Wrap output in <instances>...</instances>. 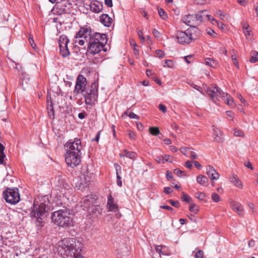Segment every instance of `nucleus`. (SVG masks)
<instances>
[{
	"instance_id": "obj_1",
	"label": "nucleus",
	"mask_w": 258,
	"mask_h": 258,
	"mask_svg": "<svg viewBox=\"0 0 258 258\" xmlns=\"http://www.w3.org/2000/svg\"><path fill=\"white\" fill-rule=\"evenodd\" d=\"M74 41L75 45L80 46L84 45L85 41L87 42V51L93 55L98 54L102 50L104 52L107 51L105 48L107 42L106 35L99 33L92 34L91 29L89 27L81 28L76 33Z\"/></svg>"
},
{
	"instance_id": "obj_2",
	"label": "nucleus",
	"mask_w": 258,
	"mask_h": 258,
	"mask_svg": "<svg viewBox=\"0 0 258 258\" xmlns=\"http://www.w3.org/2000/svg\"><path fill=\"white\" fill-rule=\"evenodd\" d=\"M87 80L82 75H79L76 80L74 93L77 95L82 94L85 99V103L88 105H92L96 101L98 97V87L95 83L86 88Z\"/></svg>"
},
{
	"instance_id": "obj_3",
	"label": "nucleus",
	"mask_w": 258,
	"mask_h": 258,
	"mask_svg": "<svg viewBox=\"0 0 258 258\" xmlns=\"http://www.w3.org/2000/svg\"><path fill=\"white\" fill-rule=\"evenodd\" d=\"M82 248L83 243L74 238H65L58 243V252L63 258H85Z\"/></svg>"
},
{
	"instance_id": "obj_4",
	"label": "nucleus",
	"mask_w": 258,
	"mask_h": 258,
	"mask_svg": "<svg viewBox=\"0 0 258 258\" xmlns=\"http://www.w3.org/2000/svg\"><path fill=\"white\" fill-rule=\"evenodd\" d=\"M47 196H42L39 199V202L35 201L30 214L31 218L35 221L36 226H43V219L46 212V206L49 204Z\"/></svg>"
},
{
	"instance_id": "obj_5",
	"label": "nucleus",
	"mask_w": 258,
	"mask_h": 258,
	"mask_svg": "<svg viewBox=\"0 0 258 258\" xmlns=\"http://www.w3.org/2000/svg\"><path fill=\"white\" fill-rule=\"evenodd\" d=\"M200 35V30L197 27H193L185 31L177 32L176 39L179 44L185 45L190 43L192 40H197Z\"/></svg>"
},
{
	"instance_id": "obj_6",
	"label": "nucleus",
	"mask_w": 258,
	"mask_h": 258,
	"mask_svg": "<svg viewBox=\"0 0 258 258\" xmlns=\"http://www.w3.org/2000/svg\"><path fill=\"white\" fill-rule=\"evenodd\" d=\"M51 219L54 224L63 227L70 226L72 222L70 217V211L67 209H62L54 212L52 214Z\"/></svg>"
},
{
	"instance_id": "obj_7",
	"label": "nucleus",
	"mask_w": 258,
	"mask_h": 258,
	"mask_svg": "<svg viewBox=\"0 0 258 258\" xmlns=\"http://www.w3.org/2000/svg\"><path fill=\"white\" fill-rule=\"evenodd\" d=\"M3 194L6 201L12 205H15L20 201V194L17 188H8L3 191Z\"/></svg>"
},
{
	"instance_id": "obj_8",
	"label": "nucleus",
	"mask_w": 258,
	"mask_h": 258,
	"mask_svg": "<svg viewBox=\"0 0 258 258\" xmlns=\"http://www.w3.org/2000/svg\"><path fill=\"white\" fill-rule=\"evenodd\" d=\"M66 152L81 153L82 146L81 141L78 138L69 140L64 145Z\"/></svg>"
},
{
	"instance_id": "obj_9",
	"label": "nucleus",
	"mask_w": 258,
	"mask_h": 258,
	"mask_svg": "<svg viewBox=\"0 0 258 258\" xmlns=\"http://www.w3.org/2000/svg\"><path fill=\"white\" fill-rule=\"evenodd\" d=\"M82 153L66 152L65 160L67 165L71 167L75 168L78 166L81 161Z\"/></svg>"
},
{
	"instance_id": "obj_10",
	"label": "nucleus",
	"mask_w": 258,
	"mask_h": 258,
	"mask_svg": "<svg viewBox=\"0 0 258 258\" xmlns=\"http://www.w3.org/2000/svg\"><path fill=\"white\" fill-rule=\"evenodd\" d=\"M96 200V196L89 195L83 198L81 201V207L88 212H93L95 209L97 210L98 206L94 205Z\"/></svg>"
},
{
	"instance_id": "obj_11",
	"label": "nucleus",
	"mask_w": 258,
	"mask_h": 258,
	"mask_svg": "<svg viewBox=\"0 0 258 258\" xmlns=\"http://www.w3.org/2000/svg\"><path fill=\"white\" fill-rule=\"evenodd\" d=\"M94 177L93 173H91L87 171L84 172L82 177H81L80 181L77 183L76 185L78 189L81 190H84L89 186V182L91 181Z\"/></svg>"
},
{
	"instance_id": "obj_12",
	"label": "nucleus",
	"mask_w": 258,
	"mask_h": 258,
	"mask_svg": "<svg viewBox=\"0 0 258 258\" xmlns=\"http://www.w3.org/2000/svg\"><path fill=\"white\" fill-rule=\"evenodd\" d=\"M70 42L69 39L65 35H61L59 37L58 43L60 49V53L65 57L70 54V52L68 49V43Z\"/></svg>"
},
{
	"instance_id": "obj_13",
	"label": "nucleus",
	"mask_w": 258,
	"mask_h": 258,
	"mask_svg": "<svg viewBox=\"0 0 258 258\" xmlns=\"http://www.w3.org/2000/svg\"><path fill=\"white\" fill-rule=\"evenodd\" d=\"M207 93L215 103H217L218 101V97H225V93L217 86L208 88L207 90Z\"/></svg>"
},
{
	"instance_id": "obj_14",
	"label": "nucleus",
	"mask_w": 258,
	"mask_h": 258,
	"mask_svg": "<svg viewBox=\"0 0 258 258\" xmlns=\"http://www.w3.org/2000/svg\"><path fill=\"white\" fill-rule=\"evenodd\" d=\"M182 21L191 28L196 27V26L197 25L196 17H195V15H188L184 16L182 18Z\"/></svg>"
},
{
	"instance_id": "obj_15",
	"label": "nucleus",
	"mask_w": 258,
	"mask_h": 258,
	"mask_svg": "<svg viewBox=\"0 0 258 258\" xmlns=\"http://www.w3.org/2000/svg\"><path fill=\"white\" fill-rule=\"evenodd\" d=\"M230 206L232 209L236 212L238 215H243L244 212L243 207L240 203L232 200L230 201Z\"/></svg>"
},
{
	"instance_id": "obj_16",
	"label": "nucleus",
	"mask_w": 258,
	"mask_h": 258,
	"mask_svg": "<svg viewBox=\"0 0 258 258\" xmlns=\"http://www.w3.org/2000/svg\"><path fill=\"white\" fill-rule=\"evenodd\" d=\"M90 10L95 13H99L103 9V5L98 1H92L89 5Z\"/></svg>"
},
{
	"instance_id": "obj_17",
	"label": "nucleus",
	"mask_w": 258,
	"mask_h": 258,
	"mask_svg": "<svg viewBox=\"0 0 258 258\" xmlns=\"http://www.w3.org/2000/svg\"><path fill=\"white\" fill-rule=\"evenodd\" d=\"M206 173L212 180H217L219 178V174L211 165H208L206 167Z\"/></svg>"
},
{
	"instance_id": "obj_18",
	"label": "nucleus",
	"mask_w": 258,
	"mask_h": 258,
	"mask_svg": "<svg viewBox=\"0 0 258 258\" xmlns=\"http://www.w3.org/2000/svg\"><path fill=\"white\" fill-rule=\"evenodd\" d=\"M129 248L127 246L122 244L120 247L117 249V256L118 258H122L123 257L129 255Z\"/></svg>"
},
{
	"instance_id": "obj_19",
	"label": "nucleus",
	"mask_w": 258,
	"mask_h": 258,
	"mask_svg": "<svg viewBox=\"0 0 258 258\" xmlns=\"http://www.w3.org/2000/svg\"><path fill=\"white\" fill-rule=\"evenodd\" d=\"M107 207L109 211L115 212L117 210V205L114 201V199L109 195L107 201Z\"/></svg>"
},
{
	"instance_id": "obj_20",
	"label": "nucleus",
	"mask_w": 258,
	"mask_h": 258,
	"mask_svg": "<svg viewBox=\"0 0 258 258\" xmlns=\"http://www.w3.org/2000/svg\"><path fill=\"white\" fill-rule=\"evenodd\" d=\"M213 137L216 142H220L223 140V134L221 131L215 126H213Z\"/></svg>"
},
{
	"instance_id": "obj_21",
	"label": "nucleus",
	"mask_w": 258,
	"mask_h": 258,
	"mask_svg": "<svg viewBox=\"0 0 258 258\" xmlns=\"http://www.w3.org/2000/svg\"><path fill=\"white\" fill-rule=\"evenodd\" d=\"M100 19L101 23L105 26L109 27L112 23V19L107 14H102Z\"/></svg>"
},
{
	"instance_id": "obj_22",
	"label": "nucleus",
	"mask_w": 258,
	"mask_h": 258,
	"mask_svg": "<svg viewBox=\"0 0 258 258\" xmlns=\"http://www.w3.org/2000/svg\"><path fill=\"white\" fill-rule=\"evenodd\" d=\"M230 181L237 187L239 188H243V184L241 181L236 175H232V176L230 178Z\"/></svg>"
},
{
	"instance_id": "obj_23",
	"label": "nucleus",
	"mask_w": 258,
	"mask_h": 258,
	"mask_svg": "<svg viewBox=\"0 0 258 258\" xmlns=\"http://www.w3.org/2000/svg\"><path fill=\"white\" fill-rule=\"evenodd\" d=\"M206 12L207 11L205 10L200 12V13L197 15H195V17H196L197 25H199L206 18L205 14Z\"/></svg>"
},
{
	"instance_id": "obj_24",
	"label": "nucleus",
	"mask_w": 258,
	"mask_h": 258,
	"mask_svg": "<svg viewBox=\"0 0 258 258\" xmlns=\"http://www.w3.org/2000/svg\"><path fill=\"white\" fill-rule=\"evenodd\" d=\"M125 156L131 159H135L136 158V153L135 152L128 151L126 150H124L123 154H120V157H123Z\"/></svg>"
},
{
	"instance_id": "obj_25",
	"label": "nucleus",
	"mask_w": 258,
	"mask_h": 258,
	"mask_svg": "<svg viewBox=\"0 0 258 258\" xmlns=\"http://www.w3.org/2000/svg\"><path fill=\"white\" fill-rule=\"evenodd\" d=\"M197 182L203 186H207L206 183L208 182V178L204 175H200L197 178Z\"/></svg>"
},
{
	"instance_id": "obj_26",
	"label": "nucleus",
	"mask_w": 258,
	"mask_h": 258,
	"mask_svg": "<svg viewBox=\"0 0 258 258\" xmlns=\"http://www.w3.org/2000/svg\"><path fill=\"white\" fill-rule=\"evenodd\" d=\"M224 97H221L224 100L226 101V103L229 106L234 105V100L233 98L228 94L225 93Z\"/></svg>"
},
{
	"instance_id": "obj_27",
	"label": "nucleus",
	"mask_w": 258,
	"mask_h": 258,
	"mask_svg": "<svg viewBox=\"0 0 258 258\" xmlns=\"http://www.w3.org/2000/svg\"><path fill=\"white\" fill-rule=\"evenodd\" d=\"M249 61L251 63H255L258 61V52L253 51L250 53Z\"/></svg>"
},
{
	"instance_id": "obj_28",
	"label": "nucleus",
	"mask_w": 258,
	"mask_h": 258,
	"mask_svg": "<svg viewBox=\"0 0 258 258\" xmlns=\"http://www.w3.org/2000/svg\"><path fill=\"white\" fill-rule=\"evenodd\" d=\"M205 63L206 65L212 68H215L217 65V63L211 58H206Z\"/></svg>"
},
{
	"instance_id": "obj_29",
	"label": "nucleus",
	"mask_w": 258,
	"mask_h": 258,
	"mask_svg": "<svg viewBox=\"0 0 258 258\" xmlns=\"http://www.w3.org/2000/svg\"><path fill=\"white\" fill-rule=\"evenodd\" d=\"M5 147L0 143V164H3L4 162V159L6 156L4 153Z\"/></svg>"
},
{
	"instance_id": "obj_30",
	"label": "nucleus",
	"mask_w": 258,
	"mask_h": 258,
	"mask_svg": "<svg viewBox=\"0 0 258 258\" xmlns=\"http://www.w3.org/2000/svg\"><path fill=\"white\" fill-rule=\"evenodd\" d=\"M163 66L164 67H168L171 69L175 68L174 63L171 60H166Z\"/></svg>"
},
{
	"instance_id": "obj_31",
	"label": "nucleus",
	"mask_w": 258,
	"mask_h": 258,
	"mask_svg": "<svg viewBox=\"0 0 258 258\" xmlns=\"http://www.w3.org/2000/svg\"><path fill=\"white\" fill-rule=\"evenodd\" d=\"M189 211L194 214H197L199 211L198 207L195 204L190 203Z\"/></svg>"
},
{
	"instance_id": "obj_32",
	"label": "nucleus",
	"mask_w": 258,
	"mask_h": 258,
	"mask_svg": "<svg viewBox=\"0 0 258 258\" xmlns=\"http://www.w3.org/2000/svg\"><path fill=\"white\" fill-rule=\"evenodd\" d=\"M149 132L154 136H157L160 134V131L158 127H151L149 128Z\"/></svg>"
},
{
	"instance_id": "obj_33",
	"label": "nucleus",
	"mask_w": 258,
	"mask_h": 258,
	"mask_svg": "<svg viewBox=\"0 0 258 258\" xmlns=\"http://www.w3.org/2000/svg\"><path fill=\"white\" fill-rule=\"evenodd\" d=\"M174 173L176 175H177L179 177H181L182 176H186V174L184 171L181 170L179 168H176L174 169Z\"/></svg>"
},
{
	"instance_id": "obj_34",
	"label": "nucleus",
	"mask_w": 258,
	"mask_h": 258,
	"mask_svg": "<svg viewBox=\"0 0 258 258\" xmlns=\"http://www.w3.org/2000/svg\"><path fill=\"white\" fill-rule=\"evenodd\" d=\"M234 135L236 137H243L244 133L240 130L235 128L233 130Z\"/></svg>"
},
{
	"instance_id": "obj_35",
	"label": "nucleus",
	"mask_w": 258,
	"mask_h": 258,
	"mask_svg": "<svg viewBox=\"0 0 258 258\" xmlns=\"http://www.w3.org/2000/svg\"><path fill=\"white\" fill-rule=\"evenodd\" d=\"M211 198H212V200L214 202H216V203H217L221 200L220 196L217 193H215V192H214L212 194Z\"/></svg>"
},
{
	"instance_id": "obj_36",
	"label": "nucleus",
	"mask_w": 258,
	"mask_h": 258,
	"mask_svg": "<svg viewBox=\"0 0 258 258\" xmlns=\"http://www.w3.org/2000/svg\"><path fill=\"white\" fill-rule=\"evenodd\" d=\"M158 13L159 16L162 18V19L165 20L167 17V14H166L165 12L162 9H160L158 10Z\"/></svg>"
},
{
	"instance_id": "obj_37",
	"label": "nucleus",
	"mask_w": 258,
	"mask_h": 258,
	"mask_svg": "<svg viewBox=\"0 0 258 258\" xmlns=\"http://www.w3.org/2000/svg\"><path fill=\"white\" fill-rule=\"evenodd\" d=\"M125 114L127 115L131 118H134L136 119H139V117L134 112H131L128 114L127 112L126 111Z\"/></svg>"
},
{
	"instance_id": "obj_38",
	"label": "nucleus",
	"mask_w": 258,
	"mask_h": 258,
	"mask_svg": "<svg viewBox=\"0 0 258 258\" xmlns=\"http://www.w3.org/2000/svg\"><path fill=\"white\" fill-rule=\"evenodd\" d=\"M196 197L200 200H203L205 199L206 196L205 194L203 192H199L196 194Z\"/></svg>"
},
{
	"instance_id": "obj_39",
	"label": "nucleus",
	"mask_w": 258,
	"mask_h": 258,
	"mask_svg": "<svg viewBox=\"0 0 258 258\" xmlns=\"http://www.w3.org/2000/svg\"><path fill=\"white\" fill-rule=\"evenodd\" d=\"M138 36L140 38L141 41L142 42H145V37L143 36V33L142 31L141 30H138Z\"/></svg>"
},
{
	"instance_id": "obj_40",
	"label": "nucleus",
	"mask_w": 258,
	"mask_h": 258,
	"mask_svg": "<svg viewBox=\"0 0 258 258\" xmlns=\"http://www.w3.org/2000/svg\"><path fill=\"white\" fill-rule=\"evenodd\" d=\"M204 252L202 250H198L195 254V258H203Z\"/></svg>"
},
{
	"instance_id": "obj_41",
	"label": "nucleus",
	"mask_w": 258,
	"mask_h": 258,
	"mask_svg": "<svg viewBox=\"0 0 258 258\" xmlns=\"http://www.w3.org/2000/svg\"><path fill=\"white\" fill-rule=\"evenodd\" d=\"M172 157L170 155H166L164 156V157H163V160L166 161V162H172Z\"/></svg>"
},
{
	"instance_id": "obj_42",
	"label": "nucleus",
	"mask_w": 258,
	"mask_h": 258,
	"mask_svg": "<svg viewBox=\"0 0 258 258\" xmlns=\"http://www.w3.org/2000/svg\"><path fill=\"white\" fill-rule=\"evenodd\" d=\"M168 202L171 204V205L176 208H178L179 207L180 204L178 201H174L172 200H169Z\"/></svg>"
},
{
	"instance_id": "obj_43",
	"label": "nucleus",
	"mask_w": 258,
	"mask_h": 258,
	"mask_svg": "<svg viewBox=\"0 0 258 258\" xmlns=\"http://www.w3.org/2000/svg\"><path fill=\"white\" fill-rule=\"evenodd\" d=\"M29 43H30L31 46H32V47L33 49H35L36 47V45L35 43V42H34V40L33 37H31V36H30L29 38Z\"/></svg>"
},
{
	"instance_id": "obj_44",
	"label": "nucleus",
	"mask_w": 258,
	"mask_h": 258,
	"mask_svg": "<svg viewBox=\"0 0 258 258\" xmlns=\"http://www.w3.org/2000/svg\"><path fill=\"white\" fill-rule=\"evenodd\" d=\"M216 14L218 16H219L221 19L224 20V18L225 17V14L221 10H219L216 12Z\"/></svg>"
},
{
	"instance_id": "obj_45",
	"label": "nucleus",
	"mask_w": 258,
	"mask_h": 258,
	"mask_svg": "<svg viewBox=\"0 0 258 258\" xmlns=\"http://www.w3.org/2000/svg\"><path fill=\"white\" fill-rule=\"evenodd\" d=\"M182 200L184 201L189 202L191 198L189 196L183 192Z\"/></svg>"
},
{
	"instance_id": "obj_46",
	"label": "nucleus",
	"mask_w": 258,
	"mask_h": 258,
	"mask_svg": "<svg viewBox=\"0 0 258 258\" xmlns=\"http://www.w3.org/2000/svg\"><path fill=\"white\" fill-rule=\"evenodd\" d=\"M153 34L155 38H159L161 37V33L156 29H154L153 31Z\"/></svg>"
},
{
	"instance_id": "obj_47",
	"label": "nucleus",
	"mask_w": 258,
	"mask_h": 258,
	"mask_svg": "<svg viewBox=\"0 0 258 258\" xmlns=\"http://www.w3.org/2000/svg\"><path fill=\"white\" fill-rule=\"evenodd\" d=\"M245 37L247 39L249 38V36H250L251 35V31L249 30L248 29L247 30H244L243 31Z\"/></svg>"
},
{
	"instance_id": "obj_48",
	"label": "nucleus",
	"mask_w": 258,
	"mask_h": 258,
	"mask_svg": "<svg viewBox=\"0 0 258 258\" xmlns=\"http://www.w3.org/2000/svg\"><path fill=\"white\" fill-rule=\"evenodd\" d=\"M115 169L116 174H120L121 172V167L117 163H115L114 165Z\"/></svg>"
},
{
	"instance_id": "obj_49",
	"label": "nucleus",
	"mask_w": 258,
	"mask_h": 258,
	"mask_svg": "<svg viewBox=\"0 0 258 258\" xmlns=\"http://www.w3.org/2000/svg\"><path fill=\"white\" fill-rule=\"evenodd\" d=\"M159 109L163 113H165L167 111V108L165 105L162 104H160L159 105Z\"/></svg>"
},
{
	"instance_id": "obj_50",
	"label": "nucleus",
	"mask_w": 258,
	"mask_h": 258,
	"mask_svg": "<svg viewBox=\"0 0 258 258\" xmlns=\"http://www.w3.org/2000/svg\"><path fill=\"white\" fill-rule=\"evenodd\" d=\"M116 177H117V184L119 187H121L122 186V181H121V177L119 175V174H116Z\"/></svg>"
},
{
	"instance_id": "obj_51",
	"label": "nucleus",
	"mask_w": 258,
	"mask_h": 258,
	"mask_svg": "<svg viewBox=\"0 0 258 258\" xmlns=\"http://www.w3.org/2000/svg\"><path fill=\"white\" fill-rule=\"evenodd\" d=\"M189 150V149L187 147H182L180 149V151L183 154L187 156V153Z\"/></svg>"
},
{
	"instance_id": "obj_52",
	"label": "nucleus",
	"mask_w": 258,
	"mask_h": 258,
	"mask_svg": "<svg viewBox=\"0 0 258 258\" xmlns=\"http://www.w3.org/2000/svg\"><path fill=\"white\" fill-rule=\"evenodd\" d=\"M156 54L158 56V57L161 58L164 56V52L160 50H156Z\"/></svg>"
},
{
	"instance_id": "obj_53",
	"label": "nucleus",
	"mask_w": 258,
	"mask_h": 258,
	"mask_svg": "<svg viewBox=\"0 0 258 258\" xmlns=\"http://www.w3.org/2000/svg\"><path fill=\"white\" fill-rule=\"evenodd\" d=\"M237 3L241 6H245L248 3L247 0H236Z\"/></svg>"
},
{
	"instance_id": "obj_54",
	"label": "nucleus",
	"mask_w": 258,
	"mask_h": 258,
	"mask_svg": "<svg viewBox=\"0 0 258 258\" xmlns=\"http://www.w3.org/2000/svg\"><path fill=\"white\" fill-rule=\"evenodd\" d=\"M104 3H105V4L106 6H107L108 7L111 8L112 7V0H105Z\"/></svg>"
},
{
	"instance_id": "obj_55",
	"label": "nucleus",
	"mask_w": 258,
	"mask_h": 258,
	"mask_svg": "<svg viewBox=\"0 0 258 258\" xmlns=\"http://www.w3.org/2000/svg\"><path fill=\"white\" fill-rule=\"evenodd\" d=\"M164 191L166 194H169L172 191V189L169 187H165L164 188Z\"/></svg>"
},
{
	"instance_id": "obj_56",
	"label": "nucleus",
	"mask_w": 258,
	"mask_h": 258,
	"mask_svg": "<svg viewBox=\"0 0 258 258\" xmlns=\"http://www.w3.org/2000/svg\"><path fill=\"white\" fill-rule=\"evenodd\" d=\"M242 27L243 31H244V30H247L248 29L249 25L246 22H243L242 23Z\"/></svg>"
},
{
	"instance_id": "obj_57",
	"label": "nucleus",
	"mask_w": 258,
	"mask_h": 258,
	"mask_svg": "<svg viewBox=\"0 0 258 258\" xmlns=\"http://www.w3.org/2000/svg\"><path fill=\"white\" fill-rule=\"evenodd\" d=\"M217 26L219 28L224 30L225 27V25L222 22H219L218 23H217Z\"/></svg>"
},
{
	"instance_id": "obj_58",
	"label": "nucleus",
	"mask_w": 258,
	"mask_h": 258,
	"mask_svg": "<svg viewBox=\"0 0 258 258\" xmlns=\"http://www.w3.org/2000/svg\"><path fill=\"white\" fill-rule=\"evenodd\" d=\"M166 176L168 180H170L172 178V174L169 171H166Z\"/></svg>"
},
{
	"instance_id": "obj_59",
	"label": "nucleus",
	"mask_w": 258,
	"mask_h": 258,
	"mask_svg": "<svg viewBox=\"0 0 258 258\" xmlns=\"http://www.w3.org/2000/svg\"><path fill=\"white\" fill-rule=\"evenodd\" d=\"M129 137L131 139L133 140H135L136 139V134L134 132L130 131L128 134Z\"/></svg>"
},
{
	"instance_id": "obj_60",
	"label": "nucleus",
	"mask_w": 258,
	"mask_h": 258,
	"mask_svg": "<svg viewBox=\"0 0 258 258\" xmlns=\"http://www.w3.org/2000/svg\"><path fill=\"white\" fill-rule=\"evenodd\" d=\"M191 86L192 87H193L194 88H195V89L198 90L199 91H200V92L202 93V88L196 85H195L194 84H191Z\"/></svg>"
},
{
	"instance_id": "obj_61",
	"label": "nucleus",
	"mask_w": 258,
	"mask_h": 258,
	"mask_svg": "<svg viewBox=\"0 0 258 258\" xmlns=\"http://www.w3.org/2000/svg\"><path fill=\"white\" fill-rule=\"evenodd\" d=\"M255 245L254 241L252 239L248 241V245L249 247H253Z\"/></svg>"
},
{
	"instance_id": "obj_62",
	"label": "nucleus",
	"mask_w": 258,
	"mask_h": 258,
	"mask_svg": "<svg viewBox=\"0 0 258 258\" xmlns=\"http://www.w3.org/2000/svg\"><path fill=\"white\" fill-rule=\"evenodd\" d=\"M244 165L247 167V168L252 170L253 167L252 166L251 163L250 162H246L244 163Z\"/></svg>"
},
{
	"instance_id": "obj_63",
	"label": "nucleus",
	"mask_w": 258,
	"mask_h": 258,
	"mask_svg": "<svg viewBox=\"0 0 258 258\" xmlns=\"http://www.w3.org/2000/svg\"><path fill=\"white\" fill-rule=\"evenodd\" d=\"M189 152L191 158L196 159L197 158V155L194 152L190 151Z\"/></svg>"
},
{
	"instance_id": "obj_64",
	"label": "nucleus",
	"mask_w": 258,
	"mask_h": 258,
	"mask_svg": "<svg viewBox=\"0 0 258 258\" xmlns=\"http://www.w3.org/2000/svg\"><path fill=\"white\" fill-rule=\"evenodd\" d=\"M137 126L139 130H142L143 128V125L142 123L140 122H137Z\"/></svg>"
}]
</instances>
